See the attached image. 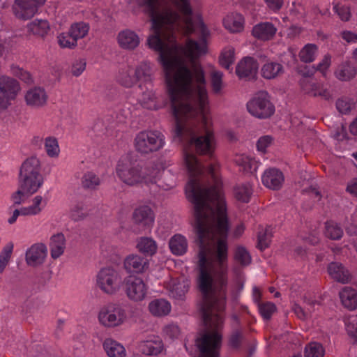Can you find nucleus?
Masks as SVG:
<instances>
[{
  "mask_svg": "<svg viewBox=\"0 0 357 357\" xmlns=\"http://www.w3.org/2000/svg\"><path fill=\"white\" fill-rule=\"evenodd\" d=\"M150 16L149 47L158 52L162 72L192 62L208 51L210 31L190 0H131Z\"/></svg>",
  "mask_w": 357,
  "mask_h": 357,
  "instance_id": "2",
  "label": "nucleus"
},
{
  "mask_svg": "<svg viewBox=\"0 0 357 357\" xmlns=\"http://www.w3.org/2000/svg\"><path fill=\"white\" fill-rule=\"evenodd\" d=\"M89 26L84 22H77L71 26L70 33L77 41L84 38L89 32Z\"/></svg>",
  "mask_w": 357,
  "mask_h": 357,
  "instance_id": "50",
  "label": "nucleus"
},
{
  "mask_svg": "<svg viewBox=\"0 0 357 357\" xmlns=\"http://www.w3.org/2000/svg\"><path fill=\"white\" fill-rule=\"evenodd\" d=\"M283 73V66L276 61L268 60L261 68V75L266 79H275Z\"/></svg>",
  "mask_w": 357,
  "mask_h": 357,
  "instance_id": "31",
  "label": "nucleus"
},
{
  "mask_svg": "<svg viewBox=\"0 0 357 357\" xmlns=\"http://www.w3.org/2000/svg\"><path fill=\"white\" fill-rule=\"evenodd\" d=\"M273 234V229L271 227H267L261 229L258 234V248L263 250L266 249L270 244Z\"/></svg>",
  "mask_w": 357,
  "mask_h": 357,
  "instance_id": "46",
  "label": "nucleus"
},
{
  "mask_svg": "<svg viewBox=\"0 0 357 357\" xmlns=\"http://www.w3.org/2000/svg\"><path fill=\"white\" fill-rule=\"evenodd\" d=\"M316 302L312 301L306 303L305 309L299 305H295L294 310L297 317L301 319H307L312 316V313L315 310Z\"/></svg>",
  "mask_w": 357,
  "mask_h": 357,
  "instance_id": "49",
  "label": "nucleus"
},
{
  "mask_svg": "<svg viewBox=\"0 0 357 357\" xmlns=\"http://www.w3.org/2000/svg\"><path fill=\"white\" fill-rule=\"evenodd\" d=\"M40 168V161L35 157L28 158L22 165L20 185L28 194L32 195L37 192L43 183Z\"/></svg>",
  "mask_w": 357,
  "mask_h": 357,
  "instance_id": "5",
  "label": "nucleus"
},
{
  "mask_svg": "<svg viewBox=\"0 0 357 357\" xmlns=\"http://www.w3.org/2000/svg\"><path fill=\"white\" fill-rule=\"evenodd\" d=\"M11 70L12 73L16 77H17L24 82L27 84H31L33 82V77L29 72L24 70L23 69L17 66H13Z\"/></svg>",
  "mask_w": 357,
  "mask_h": 357,
  "instance_id": "56",
  "label": "nucleus"
},
{
  "mask_svg": "<svg viewBox=\"0 0 357 357\" xmlns=\"http://www.w3.org/2000/svg\"><path fill=\"white\" fill-rule=\"evenodd\" d=\"M325 227L326 236L333 240L340 239L343 235V229L335 222L328 221Z\"/></svg>",
  "mask_w": 357,
  "mask_h": 357,
  "instance_id": "45",
  "label": "nucleus"
},
{
  "mask_svg": "<svg viewBox=\"0 0 357 357\" xmlns=\"http://www.w3.org/2000/svg\"><path fill=\"white\" fill-rule=\"evenodd\" d=\"M165 144L164 136L156 131H142L134 139L135 150L142 154H148L162 149Z\"/></svg>",
  "mask_w": 357,
  "mask_h": 357,
  "instance_id": "8",
  "label": "nucleus"
},
{
  "mask_svg": "<svg viewBox=\"0 0 357 357\" xmlns=\"http://www.w3.org/2000/svg\"><path fill=\"white\" fill-rule=\"evenodd\" d=\"M190 282L185 278H170L165 282V287L169 296L176 300H183L188 291Z\"/></svg>",
  "mask_w": 357,
  "mask_h": 357,
  "instance_id": "13",
  "label": "nucleus"
},
{
  "mask_svg": "<svg viewBox=\"0 0 357 357\" xmlns=\"http://www.w3.org/2000/svg\"><path fill=\"white\" fill-rule=\"evenodd\" d=\"M334 8L342 20H349L350 18V11L348 7L335 6Z\"/></svg>",
  "mask_w": 357,
  "mask_h": 357,
  "instance_id": "63",
  "label": "nucleus"
},
{
  "mask_svg": "<svg viewBox=\"0 0 357 357\" xmlns=\"http://www.w3.org/2000/svg\"><path fill=\"white\" fill-rule=\"evenodd\" d=\"M259 310L264 319H268L276 310V307L273 303L267 302L259 304Z\"/></svg>",
  "mask_w": 357,
  "mask_h": 357,
  "instance_id": "55",
  "label": "nucleus"
},
{
  "mask_svg": "<svg viewBox=\"0 0 357 357\" xmlns=\"http://www.w3.org/2000/svg\"><path fill=\"white\" fill-rule=\"evenodd\" d=\"M45 150L50 158H57L60 153V148L57 139L53 137L45 138L44 142Z\"/></svg>",
  "mask_w": 357,
  "mask_h": 357,
  "instance_id": "44",
  "label": "nucleus"
},
{
  "mask_svg": "<svg viewBox=\"0 0 357 357\" xmlns=\"http://www.w3.org/2000/svg\"><path fill=\"white\" fill-rule=\"evenodd\" d=\"M58 43L62 48H72L76 46L77 41L73 36L68 33H62L57 37Z\"/></svg>",
  "mask_w": 357,
  "mask_h": 357,
  "instance_id": "54",
  "label": "nucleus"
},
{
  "mask_svg": "<svg viewBox=\"0 0 357 357\" xmlns=\"http://www.w3.org/2000/svg\"><path fill=\"white\" fill-rule=\"evenodd\" d=\"M325 351L318 342H310L305 348V357H324Z\"/></svg>",
  "mask_w": 357,
  "mask_h": 357,
  "instance_id": "48",
  "label": "nucleus"
},
{
  "mask_svg": "<svg viewBox=\"0 0 357 357\" xmlns=\"http://www.w3.org/2000/svg\"><path fill=\"white\" fill-rule=\"evenodd\" d=\"M46 0H15L13 10L15 15L22 20L33 17Z\"/></svg>",
  "mask_w": 357,
  "mask_h": 357,
  "instance_id": "11",
  "label": "nucleus"
},
{
  "mask_svg": "<svg viewBox=\"0 0 357 357\" xmlns=\"http://www.w3.org/2000/svg\"><path fill=\"white\" fill-rule=\"evenodd\" d=\"M103 348L109 357H126V351L123 344L112 338H107Z\"/></svg>",
  "mask_w": 357,
  "mask_h": 357,
  "instance_id": "34",
  "label": "nucleus"
},
{
  "mask_svg": "<svg viewBox=\"0 0 357 357\" xmlns=\"http://www.w3.org/2000/svg\"><path fill=\"white\" fill-rule=\"evenodd\" d=\"M303 89L306 93L313 96H321L326 100L331 98V94L328 89L320 83L310 82L306 84L303 86Z\"/></svg>",
  "mask_w": 357,
  "mask_h": 357,
  "instance_id": "37",
  "label": "nucleus"
},
{
  "mask_svg": "<svg viewBox=\"0 0 357 357\" xmlns=\"http://www.w3.org/2000/svg\"><path fill=\"white\" fill-rule=\"evenodd\" d=\"M136 77L139 84V89L142 90L146 85H153V73L152 64L149 61H141L135 68H134Z\"/></svg>",
  "mask_w": 357,
  "mask_h": 357,
  "instance_id": "16",
  "label": "nucleus"
},
{
  "mask_svg": "<svg viewBox=\"0 0 357 357\" xmlns=\"http://www.w3.org/2000/svg\"><path fill=\"white\" fill-rule=\"evenodd\" d=\"M284 181V175L281 171L275 168L266 169L262 176V183L271 190L280 189Z\"/></svg>",
  "mask_w": 357,
  "mask_h": 357,
  "instance_id": "18",
  "label": "nucleus"
},
{
  "mask_svg": "<svg viewBox=\"0 0 357 357\" xmlns=\"http://www.w3.org/2000/svg\"><path fill=\"white\" fill-rule=\"evenodd\" d=\"M125 289L128 298L135 302L143 301L148 292L147 285L139 277H129L126 281Z\"/></svg>",
  "mask_w": 357,
  "mask_h": 357,
  "instance_id": "12",
  "label": "nucleus"
},
{
  "mask_svg": "<svg viewBox=\"0 0 357 357\" xmlns=\"http://www.w3.org/2000/svg\"><path fill=\"white\" fill-rule=\"evenodd\" d=\"M234 259L241 266H247L251 262V256L243 246H238L235 250Z\"/></svg>",
  "mask_w": 357,
  "mask_h": 357,
  "instance_id": "51",
  "label": "nucleus"
},
{
  "mask_svg": "<svg viewBox=\"0 0 357 357\" xmlns=\"http://www.w3.org/2000/svg\"><path fill=\"white\" fill-rule=\"evenodd\" d=\"M277 29L271 22H266L256 24L252 29V35L257 39L268 40L275 35Z\"/></svg>",
  "mask_w": 357,
  "mask_h": 357,
  "instance_id": "30",
  "label": "nucleus"
},
{
  "mask_svg": "<svg viewBox=\"0 0 357 357\" xmlns=\"http://www.w3.org/2000/svg\"><path fill=\"white\" fill-rule=\"evenodd\" d=\"M318 47L314 44L305 45L299 52L300 59L305 63H310L314 61L317 56Z\"/></svg>",
  "mask_w": 357,
  "mask_h": 357,
  "instance_id": "40",
  "label": "nucleus"
},
{
  "mask_svg": "<svg viewBox=\"0 0 357 357\" xmlns=\"http://www.w3.org/2000/svg\"><path fill=\"white\" fill-rule=\"evenodd\" d=\"M234 162L239 167L240 170L245 173L254 174L259 166L258 161L245 154H236L234 158Z\"/></svg>",
  "mask_w": 357,
  "mask_h": 357,
  "instance_id": "29",
  "label": "nucleus"
},
{
  "mask_svg": "<svg viewBox=\"0 0 357 357\" xmlns=\"http://www.w3.org/2000/svg\"><path fill=\"white\" fill-rule=\"evenodd\" d=\"M223 26L229 32L236 33L242 32L245 26V19L238 13H230L223 19Z\"/></svg>",
  "mask_w": 357,
  "mask_h": 357,
  "instance_id": "22",
  "label": "nucleus"
},
{
  "mask_svg": "<svg viewBox=\"0 0 357 357\" xmlns=\"http://www.w3.org/2000/svg\"><path fill=\"white\" fill-rule=\"evenodd\" d=\"M133 219L137 224L149 227L154 222L155 216L152 209L146 205L137 207L133 213Z\"/></svg>",
  "mask_w": 357,
  "mask_h": 357,
  "instance_id": "27",
  "label": "nucleus"
},
{
  "mask_svg": "<svg viewBox=\"0 0 357 357\" xmlns=\"http://www.w3.org/2000/svg\"><path fill=\"white\" fill-rule=\"evenodd\" d=\"M340 298L342 305L349 310L357 307V292L350 287H344L340 292Z\"/></svg>",
  "mask_w": 357,
  "mask_h": 357,
  "instance_id": "36",
  "label": "nucleus"
},
{
  "mask_svg": "<svg viewBox=\"0 0 357 357\" xmlns=\"http://www.w3.org/2000/svg\"><path fill=\"white\" fill-rule=\"evenodd\" d=\"M162 334L165 339L174 340L179 337L181 330L177 324L170 323L164 326Z\"/></svg>",
  "mask_w": 357,
  "mask_h": 357,
  "instance_id": "52",
  "label": "nucleus"
},
{
  "mask_svg": "<svg viewBox=\"0 0 357 357\" xmlns=\"http://www.w3.org/2000/svg\"><path fill=\"white\" fill-rule=\"evenodd\" d=\"M345 324L348 334L357 339V317H350Z\"/></svg>",
  "mask_w": 357,
  "mask_h": 357,
  "instance_id": "58",
  "label": "nucleus"
},
{
  "mask_svg": "<svg viewBox=\"0 0 357 357\" xmlns=\"http://www.w3.org/2000/svg\"><path fill=\"white\" fill-rule=\"evenodd\" d=\"M148 310L153 317H162L170 313L172 305L168 301L164 298H157L149 302Z\"/></svg>",
  "mask_w": 357,
  "mask_h": 357,
  "instance_id": "28",
  "label": "nucleus"
},
{
  "mask_svg": "<svg viewBox=\"0 0 357 357\" xmlns=\"http://www.w3.org/2000/svg\"><path fill=\"white\" fill-rule=\"evenodd\" d=\"M47 204V202L44 197L37 195L32 199L29 206L23 208L27 216H34L39 215L45 208Z\"/></svg>",
  "mask_w": 357,
  "mask_h": 357,
  "instance_id": "38",
  "label": "nucleus"
},
{
  "mask_svg": "<svg viewBox=\"0 0 357 357\" xmlns=\"http://www.w3.org/2000/svg\"><path fill=\"white\" fill-rule=\"evenodd\" d=\"M223 73L220 71L215 70L211 73V84L212 91L215 94L222 93L224 88V83L222 81Z\"/></svg>",
  "mask_w": 357,
  "mask_h": 357,
  "instance_id": "47",
  "label": "nucleus"
},
{
  "mask_svg": "<svg viewBox=\"0 0 357 357\" xmlns=\"http://www.w3.org/2000/svg\"><path fill=\"white\" fill-rule=\"evenodd\" d=\"M248 112L259 119H266L273 114L275 107L267 92L257 93L247 103Z\"/></svg>",
  "mask_w": 357,
  "mask_h": 357,
  "instance_id": "9",
  "label": "nucleus"
},
{
  "mask_svg": "<svg viewBox=\"0 0 357 357\" xmlns=\"http://www.w3.org/2000/svg\"><path fill=\"white\" fill-rule=\"evenodd\" d=\"M50 255L52 259L59 258L66 249V238L63 234L53 235L50 242Z\"/></svg>",
  "mask_w": 357,
  "mask_h": 357,
  "instance_id": "33",
  "label": "nucleus"
},
{
  "mask_svg": "<svg viewBox=\"0 0 357 357\" xmlns=\"http://www.w3.org/2000/svg\"><path fill=\"white\" fill-rule=\"evenodd\" d=\"M139 348L142 354L147 356H158L165 350L162 339L155 335H149L140 341Z\"/></svg>",
  "mask_w": 357,
  "mask_h": 357,
  "instance_id": "14",
  "label": "nucleus"
},
{
  "mask_svg": "<svg viewBox=\"0 0 357 357\" xmlns=\"http://www.w3.org/2000/svg\"><path fill=\"white\" fill-rule=\"evenodd\" d=\"M142 91V93L137 98L139 103L144 108L148 109L156 110L160 108L157 101L155 91L152 87H147L146 85Z\"/></svg>",
  "mask_w": 357,
  "mask_h": 357,
  "instance_id": "25",
  "label": "nucleus"
},
{
  "mask_svg": "<svg viewBox=\"0 0 357 357\" xmlns=\"http://www.w3.org/2000/svg\"><path fill=\"white\" fill-rule=\"evenodd\" d=\"M97 319L101 326L112 329L124 325L128 320V314L121 304L109 303L100 308Z\"/></svg>",
  "mask_w": 357,
  "mask_h": 357,
  "instance_id": "6",
  "label": "nucleus"
},
{
  "mask_svg": "<svg viewBox=\"0 0 357 357\" xmlns=\"http://www.w3.org/2000/svg\"><path fill=\"white\" fill-rule=\"evenodd\" d=\"M235 61V49L231 46L225 47L221 52L219 62L222 67L229 70Z\"/></svg>",
  "mask_w": 357,
  "mask_h": 357,
  "instance_id": "39",
  "label": "nucleus"
},
{
  "mask_svg": "<svg viewBox=\"0 0 357 357\" xmlns=\"http://www.w3.org/2000/svg\"><path fill=\"white\" fill-rule=\"evenodd\" d=\"M166 93L175 120L174 139L184 144L183 163L190 179L185 187L194 204L200 243L197 282H227L229 222L220 164L205 169L195 153L213 158L217 140L208 112L204 69L195 61L162 72Z\"/></svg>",
  "mask_w": 357,
  "mask_h": 357,
  "instance_id": "1",
  "label": "nucleus"
},
{
  "mask_svg": "<svg viewBox=\"0 0 357 357\" xmlns=\"http://www.w3.org/2000/svg\"><path fill=\"white\" fill-rule=\"evenodd\" d=\"M136 249L146 257L154 256L158 250V245L152 237L142 236L136 240Z\"/></svg>",
  "mask_w": 357,
  "mask_h": 357,
  "instance_id": "24",
  "label": "nucleus"
},
{
  "mask_svg": "<svg viewBox=\"0 0 357 357\" xmlns=\"http://www.w3.org/2000/svg\"><path fill=\"white\" fill-rule=\"evenodd\" d=\"M356 68L349 63L340 65L335 72V77L341 81H347L356 75Z\"/></svg>",
  "mask_w": 357,
  "mask_h": 357,
  "instance_id": "41",
  "label": "nucleus"
},
{
  "mask_svg": "<svg viewBox=\"0 0 357 357\" xmlns=\"http://www.w3.org/2000/svg\"><path fill=\"white\" fill-rule=\"evenodd\" d=\"M31 195V194H28V192L22 189L20 185L18 190L13 194L11 198L15 204L20 205L24 203Z\"/></svg>",
  "mask_w": 357,
  "mask_h": 357,
  "instance_id": "59",
  "label": "nucleus"
},
{
  "mask_svg": "<svg viewBox=\"0 0 357 357\" xmlns=\"http://www.w3.org/2000/svg\"><path fill=\"white\" fill-rule=\"evenodd\" d=\"M26 28L29 35L43 38L48 34L50 25L46 20L35 19L29 22Z\"/></svg>",
  "mask_w": 357,
  "mask_h": 357,
  "instance_id": "26",
  "label": "nucleus"
},
{
  "mask_svg": "<svg viewBox=\"0 0 357 357\" xmlns=\"http://www.w3.org/2000/svg\"><path fill=\"white\" fill-rule=\"evenodd\" d=\"M20 91V86L15 79L0 76V110L6 109Z\"/></svg>",
  "mask_w": 357,
  "mask_h": 357,
  "instance_id": "10",
  "label": "nucleus"
},
{
  "mask_svg": "<svg viewBox=\"0 0 357 357\" xmlns=\"http://www.w3.org/2000/svg\"><path fill=\"white\" fill-rule=\"evenodd\" d=\"M169 248L173 255L182 256L188 251V240L185 236L182 234H174L169 241Z\"/></svg>",
  "mask_w": 357,
  "mask_h": 357,
  "instance_id": "32",
  "label": "nucleus"
},
{
  "mask_svg": "<svg viewBox=\"0 0 357 357\" xmlns=\"http://www.w3.org/2000/svg\"><path fill=\"white\" fill-rule=\"evenodd\" d=\"M123 266L129 273H139L148 268L149 261L137 254H131L124 259Z\"/></svg>",
  "mask_w": 357,
  "mask_h": 357,
  "instance_id": "21",
  "label": "nucleus"
},
{
  "mask_svg": "<svg viewBox=\"0 0 357 357\" xmlns=\"http://www.w3.org/2000/svg\"><path fill=\"white\" fill-rule=\"evenodd\" d=\"M331 64V56L329 54H326L318 63L317 70L319 71L324 76H326Z\"/></svg>",
  "mask_w": 357,
  "mask_h": 357,
  "instance_id": "60",
  "label": "nucleus"
},
{
  "mask_svg": "<svg viewBox=\"0 0 357 357\" xmlns=\"http://www.w3.org/2000/svg\"><path fill=\"white\" fill-rule=\"evenodd\" d=\"M342 36L347 43H354L357 42V33L350 31H344L342 33Z\"/></svg>",
  "mask_w": 357,
  "mask_h": 357,
  "instance_id": "64",
  "label": "nucleus"
},
{
  "mask_svg": "<svg viewBox=\"0 0 357 357\" xmlns=\"http://www.w3.org/2000/svg\"><path fill=\"white\" fill-rule=\"evenodd\" d=\"M26 104L34 108L43 107L47 100L45 90L40 86H35L28 89L24 93Z\"/></svg>",
  "mask_w": 357,
  "mask_h": 357,
  "instance_id": "17",
  "label": "nucleus"
},
{
  "mask_svg": "<svg viewBox=\"0 0 357 357\" xmlns=\"http://www.w3.org/2000/svg\"><path fill=\"white\" fill-rule=\"evenodd\" d=\"M117 43L123 50H132L140 43L139 36L132 30L124 29L117 35Z\"/></svg>",
  "mask_w": 357,
  "mask_h": 357,
  "instance_id": "20",
  "label": "nucleus"
},
{
  "mask_svg": "<svg viewBox=\"0 0 357 357\" xmlns=\"http://www.w3.org/2000/svg\"><path fill=\"white\" fill-rule=\"evenodd\" d=\"M123 280L121 275L114 268L107 267L101 268L96 275V284L104 294L113 296L122 289Z\"/></svg>",
  "mask_w": 357,
  "mask_h": 357,
  "instance_id": "7",
  "label": "nucleus"
},
{
  "mask_svg": "<svg viewBox=\"0 0 357 357\" xmlns=\"http://www.w3.org/2000/svg\"><path fill=\"white\" fill-rule=\"evenodd\" d=\"M257 70V61L252 57L246 56L238 63L236 73L240 79L250 78L255 76Z\"/></svg>",
  "mask_w": 357,
  "mask_h": 357,
  "instance_id": "19",
  "label": "nucleus"
},
{
  "mask_svg": "<svg viewBox=\"0 0 357 357\" xmlns=\"http://www.w3.org/2000/svg\"><path fill=\"white\" fill-rule=\"evenodd\" d=\"M336 109L342 114H349L356 107V102L353 98L342 97L337 100Z\"/></svg>",
  "mask_w": 357,
  "mask_h": 357,
  "instance_id": "43",
  "label": "nucleus"
},
{
  "mask_svg": "<svg viewBox=\"0 0 357 357\" xmlns=\"http://www.w3.org/2000/svg\"><path fill=\"white\" fill-rule=\"evenodd\" d=\"M47 255V246L42 243H35L26 252V262L30 266L36 267L45 262Z\"/></svg>",
  "mask_w": 357,
  "mask_h": 357,
  "instance_id": "15",
  "label": "nucleus"
},
{
  "mask_svg": "<svg viewBox=\"0 0 357 357\" xmlns=\"http://www.w3.org/2000/svg\"><path fill=\"white\" fill-rule=\"evenodd\" d=\"M118 178L126 185L134 186L144 183L147 185H157L164 190H168L175 185V176L170 170L162 172L155 165L143 168L130 154L121 156L116 166Z\"/></svg>",
  "mask_w": 357,
  "mask_h": 357,
  "instance_id": "4",
  "label": "nucleus"
},
{
  "mask_svg": "<svg viewBox=\"0 0 357 357\" xmlns=\"http://www.w3.org/2000/svg\"><path fill=\"white\" fill-rule=\"evenodd\" d=\"M86 214V210L83 206L77 205L71 211V216L76 221L84 218Z\"/></svg>",
  "mask_w": 357,
  "mask_h": 357,
  "instance_id": "62",
  "label": "nucleus"
},
{
  "mask_svg": "<svg viewBox=\"0 0 357 357\" xmlns=\"http://www.w3.org/2000/svg\"><path fill=\"white\" fill-rule=\"evenodd\" d=\"M116 82L123 87L132 88L138 83L134 71V67L126 65L119 70Z\"/></svg>",
  "mask_w": 357,
  "mask_h": 357,
  "instance_id": "23",
  "label": "nucleus"
},
{
  "mask_svg": "<svg viewBox=\"0 0 357 357\" xmlns=\"http://www.w3.org/2000/svg\"><path fill=\"white\" fill-rule=\"evenodd\" d=\"M273 143V138L269 135H265L261 137L257 143V150L260 152H266L268 147H269Z\"/></svg>",
  "mask_w": 357,
  "mask_h": 357,
  "instance_id": "61",
  "label": "nucleus"
},
{
  "mask_svg": "<svg viewBox=\"0 0 357 357\" xmlns=\"http://www.w3.org/2000/svg\"><path fill=\"white\" fill-rule=\"evenodd\" d=\"M252 194V188L250 183L238 185L234 189L235 197L242 202H248Z\"/></svg>",
  "mask_w": 357,
  "mask_h": 357,
  "instance_id": "42",
  "label": "nucleus"
},
{
  "mask_svg": "<svg viewBox=\"0 0 357 357\" xmlns=\"http://www.w3.org/2000/svg\"><path fill=\"white\" fill-rule=\"evenodd\" d=\"M328 272L334 280L342 283H347L350 278L348 271L341 264L337 262L329 264Z\"/></svg>",
  "mask_w": 357,
  "mask_h": 357,
  "instance_id": "35",
  "label": "nucleus"
},
{
  "mask_svg": "<svg viewBox=\"0 0 357 357\" xmlns=\"http://www.w3.org/2000/svg\"><path fill=\"white\" fill-rule=\"evenodd\" d=\"M86 68V61L84 59H79L75 60L71 66L70 72L75 77L79 76Z\"/></svg>",
  "mask_w": 357,
  "mask_h": 357,
  "instance_id": "57",
  "label": "nucleus"
},
{
  "mask_svg": "<svg viewBox=\"0 0 357 357\" xmlns=\"http://www.w3.org/2000/svg\"><path fill=\"white\" fill-rule=\"evenodd\" d=\"M84 188L95 189L100 183V178L93 172L86 173L82 180Z\"/></svg>",
  "mask_w": 357,
  "mask_h": 357,
  "instance_id": "53",
  "label": "nucleus"
},
{
  "mask_svg": "<svg viewBox=\"0 0 357 357\" xmlns=\"http://www.w3.org/2000/svg\"><path fill=\"white\" fill-rule=\"evenodd\" d=\"M215 287L207 294L201 291L203 296L201 310L206 331L197 338L195 351L185 343L186 351L193 357H218L221 344L220 330L223 324L221 313L225 308L226 287Z\"/></svg>",
  "mask_w": 357,
  "mask_h": 357,
  "instance_id": "3",
  "label": "nucleus"
}]
</instances>
